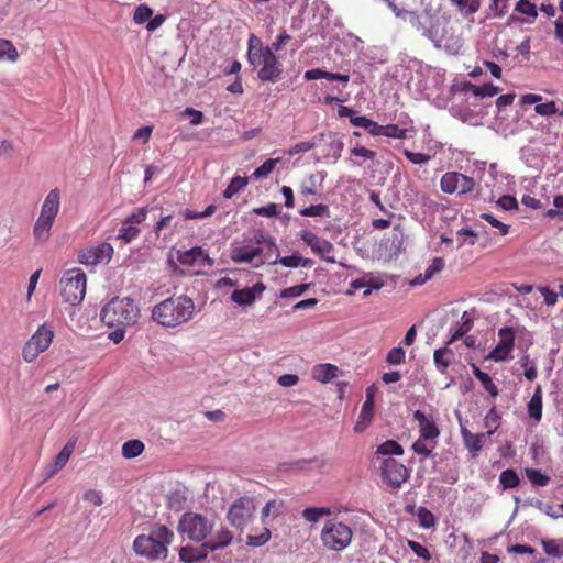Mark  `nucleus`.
Returning <instances> with one entry per match:
<instances>
[{
	"label": "nucleus",
	"instance_id": "obj_1",
	"mask_svg": "<svg viewBox=\"0 0 563 563\" xmlns=\"http://www.w3.org/2000/svg\"><path fill=\"white\" fill-rule=\"evenodd\" d=\"M195 303L186 295L169 297L152 309V318L165 328H176L192 318Z\"/></svg>",
	"mask_w": 563,
	"mask_h": 563
},
{
	"label": "nucleus",
	"instance_id": "obj_2",
	"mask_svg": "<svg viewBox=\"0 0 563 563\" xmlns=\"http://www.w3.org/2000/svg\"><path fill=\"white\" fill-rule=\"evenodd\" d=\"M174 540V532L166 526L158 525L154 526L150 533L140 534L133 541L134 551L147 559L165 560L168 553V545Z\"/></svg>",
	"mask_w": 563,
	"mask_h": 563
},
{
	"label": "nucleus",
	"instance_id": "obj_3",
	"mask_svg": "<svg viewBox=\"0 0 563 563\" xmlns=\"http://www.w3.org/2000/svg\"><path fill=\"white\" fill-rule=\"evenodd\" d=\"M140 317V310L129 297H114L107 302L100 312L101 321L108 328L114 325H133Z\"/></svg>",
	"mask_w": 563,
	"mask_h": 563
},
{
	"label": "nucleus",
	"instance_id": "obj_4",
	"mask_svg": "<svg viewBox=\"0 0 563 563\" xmlns=\"http://www.w3.org/2000/svg\"><path fill=\"white\" fill-rule=\"evenodd\" d=\"M60 191L57 188L52 189L44 199L41 207L40 217L33 227V235L36 242L44 243L51 236V229L55 218L59 212Z\"/></svg>",
	"mask_w": 563,
	"mask_h": 563
},
{
	"label": "nucleus",
	"instance_id": "obj_5",
	"mask_svg": "<svg viewBox=\"0 0 563 563\" xmlns=\"http://www.w3.org/2000/svg\"><path fill=\"white\" fill-rule=\"evenodd\" d=\"M256 242H266L267 251L264 258H260L255 264L254 268H260L265 264L276 265L280 264L284 267L297 268V267H312L314 262L311 258H306L299 254H291L288 256H280L279 249L276 243V239L272 235L258 234Z\"/></svg>",
	"mask_w": 563,
	"mask_h": 563
},
{
	"label": "nucleus",
	"instance_id": "obj_6",
	"mask_svg": "<svg viewBox=\"0 0 563 563\" xmlns=\"http://www.w3.org/2000/svg\"><path fill=\"white\" fill-rule=\"evenodd\" d=\"M258 234H264L262 231H255L252 236H244L241 243L234 242L231 246L230 257L238 264H254L264 258L267 251L266 242H256Z\"/></svg>",
	"mask_w": 563,
	"mask_h": 563
},
{
	"label": "nucleus",
	"instance_id": "obj_7",
	"mask_svg": "<svg viewBox=\"0 0 563 563\" xmlns=\"http://www.w3.org/2000/svg\"><path fill=\"white\" fill-rule=\"evenodd\" d=\"M214 521L198 512H185L178 522V531L188 539L200 542L212 531Z\"/></svg>",
	"mask_w": 563,
	"mask_h": 563
},
{
	"label": "nucleus",
	"instance_id": "obj_8",
	"mask_svg": "<svg viewBox=\"0 0 563 563\" xmlns=\"http://www.w3.org/2000/svg\"><path fill=\"white\" fill-rule=\"evenodd\" d=\"M352 536V529L347 525L329 520L322 529L321 540L327 549L339 552L351 543Z\"/></svg>",
	"mask_w": 563,
	"mask_h": 563
},
{
	"label": "nucleus",
	"instance_id": "obj_9",
	"mask_svg": "<svg viewBox=\"0 0 563 563\" xmlns=\"http://www.w3.org/2000/svg\"><path fill=\"white\" fill-rule=\"evenodd\" d=\"M53 338L54 331L52 327L46 324L40 325L22 349L23 360L27 363L35 361L41 353L49 347Z\"/></svg>",
	"mask_w": 563,
	"mask_h": 563
},
{
	"label": "nucleus",
	"instance_id": "obj_10",
	"mask_svg": "<svg viewBox=\"0 0 563 563\" xmlns=\"http://www.w3.org/2000/svg\"><path fill=\"white\" fill-rule=\"evenodd\" d=\"M86 294V274L80 269L68 272L66 277L62 279L63 299L76 306L80 303Z\"/></svg>",
	"mask_w": 563,
	"mask_h": 563
},
{
	"label": "nucleus",
	"instance_id": "obj_11",
	"mask_svg": "<svg viewBox=\"0 0 563 563\" xmlns=\"http://www.w3.org/2000/svg\"><path fill=\"white\" fill-rule=\"evenodd\" d=\"M255 512L254 500L251 497H240L233 501L227 514L230 525L242 529L253 518Z\"/></svg>",
	"mask_w": 563,
	"mask_h": 563
},
{
	"label": "nucleus",
	"instance_id": "obj_12",
	"mask_svg": "<svg viewBox=\"0 0 563 563\" xmlns=\"http://www.w3.org/2000/svg\"><path fill=\"white\" fill-rule=\"evenodd\" d=\"M440 188L445 194L462 196L474 190L475 181L464 174L448 172L440 179Z\"/></svg>",
	"mask_w": 563,
	"mask_h": 563
},
{
	"label": "nucleus",
	"instance_id": "obj_13",
	"mask_svg": "<svg viewBox=\"0 0 563 563\" xmlns=\"http://www.w3.org/2000/svg\"><path fill=\"white\" fill-rule=\"evenodd\" d=\"M380 471L385 482L394 488L400 487L409 477L406 466L393 457L382 461Z\"/></svg>",
	"mask_w": 563,
	"mask_h": 563
},
{
	"label": "nucleus",
	"instance_id": "obj_14",
	"mask_svg": "<svg viewBox=\"0 0 563 563\" xmlns=\"http://www.w3.org/2000/svg\"><path fill=\"white\" fill-rule=\"evenodd\" d=\"M113 247L110 243L102 242L97 246L86 249L79 253V262L85 265H98L108 263L112 258Z\"/></svg>",
	"mask_w": 563,
	"mask_h": 563
},
{
	"label": "nucleus",
	"instance_id": "obj_15",
	"mask_svg": "<svg viewBox=\"0 0 563 563\" xmlns=\"http://www.w3.org/2000/svg\"><path fill=\"white\" fill-rule=\"evenodd\" d=\"M499 342L495 349L487 355V358L495 362L507 360L515 343V333L511 328L504 327L498 331Z\"/></svg>",
	"mask_w": 563,
	"mask_h": 563
},
{
	"label": "nucleus",
	"instance_id": "obj_16",
	"mask_svg": "<svg viewBox=\"0 0 563 563\" xmlns=\"http://www.w3.org/2000/svg\"><path fill=\"white\" fill-rule=\"evenodd\" d=\"M408 23L426 38L438 42V26L431 15H420L417 12L412 14Z\"/></svg>",
	"mask_w": 563,
	"mask_h": 563
},
{
	"label": "nucleus",
	"instance_id": "obj_17",
	"mask_svg": "<svg viewBox=\"0 0 563 563\" xmlns=\"http://www.w3.org/2000/svg\"><path fill=\"white\" fill-rule=\"evenodd\" d=\"M300 239L310 246L311 251L322 256L323 260L330 263H334L333 257L325 256L333 251V244L328 240L321 239L311 231L302 230L300 232Z\"/></svg>",
	"mask_w": 563,
	"mask_h": 563
},
{
	"label": "nucleus",
	"instance_id": "obj_18",
	"mask_svg": "<svg viewBox=\"0 0 563 563\" xmlns=\"http://www.w3.org/2000/svg\"><path fill=\"white\" fill-rule=\"evenodd\" d=\"M261 69L257 71V77L262 81L276 82L282 75V65L276 55L272 51L266 52V57L261 60Z\"/></svg>",
	"mask_w": 563,
	"mask_h": 563
},
{
	"label": "nucleus",
	"instance_id": "obj_19",
	"mask_svg": "<svg viewBox=\"0 0 563 563\" xmlns=\"http://www.w3.org/2000/svg\"><path fill=\"white\" fill-rule=\"evenodd\" d=\"M265 285L263 283H256L252 287H245L243 289L234 290L231 294V300L239 306H252L255 300L262 295L265 290Z\"/></svg>",
	"mask_w": 563,
	"mask_h": 563
},
{
	"label": "nucleus",
	"instance_id": "obj_20",
	"mask_svg": "<svg viewBox=\"0 0 563 563\" xmlns=\"http://www.w3.org/2000/svg\"><path fill=\"white\" fill-rule=\"evenodd\" d=\"M383 282L373 274H366L361 278H356L350 283L347 294H354L356 290L364 289L363 298L368 297L373 290H378L383 287Z\"/></svg>",
	"mask_w": 563,
	"mask_h": 563
},
{
	"label": "nucleus",
	"instance_id": "obj_21",
	"mask_svg": "<svg viewBox=\"0 0 563 563\" xmlns=\"http://www.w3.org/2000/svg\"><path fill=\"white\" fill-rule=\"evenodd\" d=\"M413 419L418 422L420 437L422 439L430 440L431 442H435L438 437L440 435V430L434 421L426 416L421 410H416L413 412Z\"/></svg>",
	"mask_w": 563,
	"mask_h": 563
},
{
	"label": "nucleus",
	"instance_id": "obj_22",
	"mask_svg": "<svg viewBox=\"0 0 563 563\" xmlns=\"http://www.w3.org/2000/svg\"><path fill=\"white\" fill-rule=\"evenodd\" d=\"M272 51L269 46L264 47L260 37L251 34L247 41V60L253 66H260L261 60L266 57V52Z\"/></svg>",
	"mask_w": 563,
	"mask_h": 563
},
{
	"label": "nucleus",
	"instance_id": "obj_23",
	"mask_svg": "<svg viewBox=\"0 0 563 563\" xmlns=\"http://www.w3.org/2000/svg\"><path fill=\"white\" fill-rule=\"evenodd\" d=\"M178 261L184 265H211L212 260L201 247L195 246L179 253Z\"/></svg>",
	"mask_w": 563,
	"mask_h": 563
},
{
	"label": "nucleus",
	"instance_id": "obj_24",
	"mask_svg": "<svg viewBox=\"0 0 563 563\" xmlns=\"http://www.w3.org/2000/svg\"><path fill=\"white\" fill-rule=\"evenodd\" d=\"M210 549L206 547V542L199 547H181L179 550L180 561L185 563H199L202 562L209 553Z\"/></svg>",
	"mask_w": 563,
	"mask_h": 563
},
{
	"label": "nucleus",
	"instance_id": "obj_25",
	"mask_svg": "<svg viewBox=\"0 0 563 563\" xmlns=\"http://www.w3.org/2000/svg\"><path fill=\"white\" fill-rule=\"evenodd\" d=\"M493 433L494 430H488L486 433L474 434L465 428L461 429V434L464 444L468 449V451L473 453V455H475L478 451L482 450L485 439L492 435Z\"/></svg>",
	"mask_w": 563,
	"mask_h": 563
},
{
	"label": "nucleus",
	"instance_id": "obj_26",
	"mask_svg": "<svg viewBox=\"0 0 563 563\" xmlns=\"http://www.w3.org/2000/svg\"><path fill=\"white\" fill-rule=\"evenodd\" d=\"M528 415L536 422H540L542 418V388L537 385L534 393L528 402Z\"/></svg>",
	"mask_w": 563,
	"mask_h": 563
},
{
	"label": "nucleus",
	"instance_id": "obj_27",
	"mask_svg": "<svg viewBox=\"0 0 563 563\" xmlns=\"http://www.w3.org/2000/svg\"><path fill=\"white\" fill-rule=\"evenodd\" d=\"M232 539V532L225 528H221L212 538L206 541V547L209 548L210 551L223 549L231 544Z\"/></svg>",
	"mask_w": 563,
	"mask_h": 563
},
{
	"label": "nucleus",
	"instance_id": "obj_28",
	"mask_svg": "<svg viewBox=\"0 0 563 563\" xmlns=\"http://www.w3.org/2000/svg\"><path fill=\"white\" fill-rule=\"evenodd\" d=\"M340 369L332 364H319L312 371L313 378L321 383H328L339 376Z\"/></svg>",
	"mask_w": 563,
	"mask_h": 563
},
{
	"label": "nucleus",
	"instance_id": "obj_29",
	"mask_svg": "<svg viewBox=\"0 0 563 563\" xmlns=\"http://www.w3.org/2000/svg\"><path fill=\"white\" fill-rule=\"evenodd\" d=\"M472 372L474 376L481 382L484 389L492 396L497 397L499 390L497 386L493 383L490 376L483 372L476 364H471Z\"/></svg>",
	"mask_w": 563,
	"mask_h": 563
},
{
	"label": "nucleus",
	"instance_id": "obj_30",
	"mask_svg": "<svg viewBox=\"0 0 563 563\" xmlns=\"http://www.w3.org/2000/svg\"><path fill=\"white\" fill-rule=\"evenodd\" d=\"M283 509H284L283 500H277V499L268 500L266 503V505L263 507L262 512H261L262 521L264 523H267V519L269 517H272V518L278 517L279 515H282Z\"/></svg>",
	"mask_w": 563,
	"mask_h": 563
},
{
	"label": "nucleus",
	"instance_id": "obj_31",
	"mask_svg": "<svg viewBox=\"0 0 563 563\" xmlns=\"http://www.w3.org/2000/svg\"><path fill=\"white\" fill-rule=\"evenodd\" d=\"M409 132H413L411 122H409L408 124L402 123V125L387 124L385 125L384 136L393 139H406L408 137Z\"/></svg>",
	"mask_w": 563,
	"mask_h": 563
},
{
	"label": "nucleus",
	"instance_id": "obj_32",
	"mask_svg": "<svg viewBox=\"0 0 563 563\" xmlns=\"http://www.w3.org/2000/svg\"><path fill=\"white\" fill-rule=\"evenodd\" d=\"M328 150L325 153L327 157H332L335 162L341 157V153L344 147L343 141L338 137L335 134H330L328 136L327 143Z\"/></svg>",
	"mask_w": 563,
	"mask_h": 563
},
{
	"label": "nucleus",
	"instance_id": "obj_33",
	"mask_svg": "<svg viewBox=\"0 0 563 563\" xmlns=\"http://www.w3.org/2000/svg\"><path fill=\"white\" fill-rule=\"evenodd\" d=\"M377 455L391 457V455H402L404 449L402 446L395 440H387L380 445H378Z\"/></svg>",
	"mask_w": 563,
	"mask_h": 563
},
{
	"label": "nucleus",
	"instance_id": "obj_34",
	"mask_svg": "<svg viewBox=\"0 0 563 563\" xmlns=\"http://www.w3.org/2000/svg\"><path fill=\"white\" fill-rule=\"evenodd\" d=\"M450 1L464 15H471V14L476 13L482 5V0H450Z\"/></svg>",
	"mask_w": 563,
	"mask_h": 563
},
{
	"label": "nucleus",
	"instance_id": "obj_35",
	"mask_svg": "<svg viewBox=\"0 0 563 563\" xmlns=\"http://www.w3.org/2000/svg\"><path fill=\"white\" fill-rule=\"evenodd\" d=\"M144 444L140 440H129L122 445V455L125 459H134L144 451Z\"/></svg>",
	"mask_w": 563,
	"mask_h": 563
},
{
	"label": "nucleus",
	"instance_id": "obj_36",
	"mask_svg": "<svg viewBox=\"0 0 563 563\" xmlns=\"http://www.w3.org/2000/svg\"><path fill=\"white\" fill-rule=\"evenodd\" d=\"M328 507H308L302 511V518L311 523L318 522L323 516L330 515Z\"/></svg>",
	"mask_w": 563,
	"mask_h": 563
},
{
	"label": "nucleus",
	"instance_id": "obj_37",
	"mask_svg": "<svg viewBox=\"0 0 563 563\" xmlns=\"http://www.w3.org/2000/svg\"><path fill=\"white\" fill-rule=\"evenodd\" d=\"M510 0H490L487 16L500 19L506 15Z\"/></svg>",
	"mask_w": 563,
	"mask_h": 563
},
{
	"label": "nucleus",
	"instance_id": "obj_38",
	"mask_svg": "<svg viewBox=\"0 0 563 563\" xmlns=\"http://www.w3.org/2000/svg\"><path fill=\"white\" fill-rule=\"evenodd\" d=\"M246 185L247 178L241 176L233 177L228 187L224 189L223 197L225 199H231L234 195L243 190Z\"/></svg>",
	"mask_w": 563,
	"mask_h": 563
},
{
	"label": "nucleus",
	"instance_id": "obj_39",
	"mask_svg": "<svg viewBox=\"0 0 563 563\" xmlns=\"http://www.w3.org/2000/svg\"><path fill=\"white\" fill-rule=\"evenodd\" d=\"M499 483L504 489H511L519 485L520 478L515 470L508 468L500 473Z\"/></svg>",
	"mask_w": 563,
	"mask_h": 563
},
{
	"label": "nucleus",
	"instance_id": "obj_40",
	"mask_svg": "<svg viewBox=\"0 0 563 563\" xmlns=\"http://www.w3.org/2000/svg\"><path fill=\"white\" fill-rule=\"evenodd\" d=\"M140 232L141 231L136 225H132L126 223V221H123L118 231L117 238L123 240L125 243H130L139 236Z\"/></svg>",
	"mask_w": 563,
	"mask_h": 563
},
{
	"label": "nucleus",
	"instance_id": "obj_41",
	"mask_svg": "<svg viewBox=\"0 0 563 563\" xmlns=\"http://www.w3.org/2000/svg\"><path fill=\"white\" fill-rule=\"evenodd\" d=\"M525 473L532 485L543 487L547 486L550 482V477L538 468L527 467Z\"/></svg>",
	"mask_w": 563,
	"mask_h": 563
},
{
	"label": "nucleus",
	"instance_id": "obj_42",
	"mask_svg": "<svg viewBox=\"0 0 563 563\" xmlns=\"http://www.w3.org/2000/svg\"><path fill=\"white\" fill-rule=\"evenodd\" d=\"M280 158H268L258 166L252 174L253 178L260 180L266 178L275 168Z\"/></svg>",
	"mask_w": 563,
	"mask_h": 563
},
{
	"label": "nucleus",
	"instance_id": "obj_43",
	"mask_svg": "<svg viewBox=\"0 0 563 563\" xmlns=\"http://www.w3.org/2000/svg\"><path fill=\"white\" fill-rule=\"evenodd\" d=\"M299 213L303 217H330V209L327 205L319 203L302 208Z\"/></svg>",
	"mask_w": 563,
	"mask_h": 563
},
{
	"label": "nucleus",
	"instance_id": "obj_44",
	"mask_svg": "<svg viewBox=\"0 0 563 563\" xmlns=\"http://www.w3.org/2000/svg\"><path fill=\"white\" fill-rule=\"evenodd\" d=\"M542 547L544 552L548 555L554 556V558H562L563 556V541L562 540H543Z\"/></svg>",
	"mask_w": 563,
	"mask_h": 563
},
{
	"label": "nucleus",
	"instance_id": "obj_45",
	"mask_svg": "<svg viewBox=\"0 0 563 563\" xmlns=\"http://www.w3.org/2000/svg\"><path fill=\"white\" fill-rule=\"evenodd\" d=\"M75 449V444L71 442H68L65 444V446L60 450V452L55 457V461L53 462L57 468H63L66 463L68 462L69 457L71 456Z\"/></svg>",
	"mask_w": 563,
	"mask_h": 563
},
{
	"label": "nucleus",
	"instance_id": "obj_46",
	"mask_svg": "<svg viewBox=\"0 0 563 563\" xmlns=\"http://www.w3.org/2000/svg\"><path fill=\"white\" fill-rule=\"evenodd\" d=\"M3 58L12 62L16 60L18 51L10 41L0 38V59Z\"/></svg>",
	"mask_w": 563,
	"mask_h": 563
},
{
	"label": "nucleus",
	"instance_id": "obj_47",
	"mask_svg": "<svg viewBox=\"0 0 563 563\" xmlns=\"http://www.w3.org/2000/svg\"><path fill=\"white\" fill-rule=\"evenodd\" d=\"M448 354L453 355L452 351L448 347L437 349L433 353L434 363L441 371H444L451 363V360L445 357Z\"/></svg>",
	"mask_w": 563,
	"mask_h": 563
},
{
	"label": "nucleus",
	"instance_id": "obj_48",
	"mask_svg": "<svg viewBox=\"0 0 563 563\" xmlns=\"http://www.w3.org/2000/svg\"><path fill=\"white\" fill-rule=\"evenodd\" d=\"M153 15V10L145 3L136 7L133 14V22L135 24H143L148 21Z\"/></svg>",
	"mask_w": 563,
	"mask_h": 563
},
{
	"label": "nucleus",
	"instance_id": "obj_49",
	"mask_svg": "<svg viewBox=\"0 0 563 563\" xmlns=\"http://www.w3.org/2000/svg\"><path fill=\"white\" fill-rule=\"evenodd\" d=\"M271 539V530L264 528L260 534H249L246 538V544L250 547L264 545Z\"/></svg>",
	"mask_w": 563,
	"mask_h": 563
},
{
	"label": "nucleus",
	"instance_id": "obj_50",
	"mask_svg": "<svg viewBox=\"0 0 563 563\" xmlns=\"http://www.w3.org/2000/svg\"><path fill=\"white\" fill-rule=\"evenodd\" d=\"M427 439L419 438L417 441H415L411 445L412 451L418 454L422 455L423 457H429L432 455V449L435 446V442H432L431 448L427 444Z\"/></svg>",
	"mask_w": 563,
	"mask_h": 563
},
{
	"label": "nucleus",
	"instance_id": "obj_51",
	"mask_svg": "<svg viewBox=\"0 0 563 563\" xmlns=\"http://www.w3.org/2000/svg\"><path fill=\"white\" fill-rule=\"evenodd\" d=\"M515 11L536 19L538 16V10L536 4L529 0H519L515 5Z\"/></svg>",
	"mask_w": 563,
	"mask_h": 563
},
{
	"label": "nucleus",
	"instance_id": "obj_52",
	"mask_svg": "<svg viewBox=\"0 0 563 563\" xmlns=\"http://www.w3.org/2000/svg\"><path fill=\"white\" fill-rule=\"evenodd\" d=\"M311 284H301L292 287H288L283 289L279 292L280 298H296L305 294L309 288Z\"/></svg>",
	"mask_w": 563,
	"mask_h": 563
},
{
	"label": "nucleus",
	"instance_id": "obj_53",
	"mask_svg": "<svg viewBox=\"0 0 563 563\" xmlns=\"http://www.w3.org/2000/svg\"><path fill=\"white\" fill-rule=\"evenodd\" d=\"M463 323L460 328L452 334L449 343L454 342L455 340L462 338L465 333H467L473 327V320L467 316V312H464L462 316Z\"/></svg>",
	"mask_w": 563,
	"mask_h": 563
},
{
	"label": "nucleus",
	"instance_id": "obj_54",
	"mask_svg": "<svg viewBox=\"0 0 563 563\" xmlns=\"http://www.w3.org/2000/svg\"><path fill=\"white\" fill-rule=\"evenodd\" d=\"M405 350L401 346L393 347L386 356V362L391 365H400L405 362Z\"/></svg>",
	"mask_w": 563,
	"mask_h": 563
},
{
	"label": "nucleus",
	"instance_id": "obj_55",
	"mask_svg": "<svg viewBox=\"0 0 563 563\" xmlns=\"http://www.w3.org/2000/svg\"><path fill=\"white\" fill-rule=\"evenodd\" d=\"M534 111H536V113L543 115V117H549V115H553L556 113L559 114V109L554 101L538 103L534 107Z\"/></svg>",
	"mask_w": 563,
	"mask_h": 563
},
{
	"label": "nucleus",
	"instance_id": "obj_56",
	"mask_svg": "<svg viewBox=\"0 0 563 563\" xmlns=\"http://www.w3.org/2000/svg\"><path fill=\"white\" fill-rule=\"evenodd\" d=\"M253 212L256 216L273 218L279 214V208L276 203L271 202L266 206L254 208Z\"/></svg>",
	"mask_w": 563,
	"mask_h": 563
},
{
	"label": "nucleus",
	"instance_id": "obj_57",
	"mask_svg": "<svg viewBox=\"0 0 563 563\" xmlns=\"http://www.w3.org/2000/svg\"><path fill=\"white\" fill-rule=\"evenodd\" d=\"M316 139L317 137H314L311 141H303V142H299V143L295 144L294 146H291L288 150V154L294 156V155H297V154H300V153L309 152L310 150H312L317 145Z\"/></svg>",
	"mask_w": 563,
	"mask_h": 563
},
{
	"label": "nucleus",
	"instance_id": "obj_58",
	"mask_svg": "<svg viewBox=\"0 0 563 563\" xmlns=\"http://www.w3.org/2000/svg\"><path fill=\"white\" fill-rule=\"evenodd\" d=\"M148 213L147 207H142L132 212L124 221L132 225L140 224L146 220Z\"/></svg>",
	"mask_w": 563,
	"mask_h": 563
},
{
	"label": "nucleus",
	"instance_id": "obj_59",
	"mask_svg": "<svg viewBox=\"0 0 563 563\" xmlns=\"http://www.w3.org/2000/svg\"><path fill=\"white\" fill-rule=\"evenodd\" d=\"M481 218L490 223L494 228L498 229L501 235L509 232V225L496 219L492 213H482Z\"/></svg>",
	"mask_w": 563,
	"mask_h": 563
},
{
	"label": "nucleus",
	"instance_id": "obj_60",
	"mask_svg": "<svg viewBox=\"0 0 563 563\" xmlns=\"http://www.w3.org/2000/svg\"><path fill=\"white\" fill-rule=\"evenodd\" d=\"M417 516L423 528H430L434 525V517L426 507H419Z\"/></svg>",
	"mask_w": 563,
	"mask_h": 563
},
{
	"label": "nucleus",
	"instance_id": "obj_61",
	"mask_svg": "<svg viewBox=\"0 0 563 563\" xmlns=\"http://www.w3.org/2000/svg\"><path fill=\"white\" fill-rule=\"evenodd\" d=\"M500 91V89L497 86H494L493 84H485L483 86H477L475 89V97H494Z\"/></svg>",
	"mask_w": 563,
	"mask_h": 563
},
{
	"label": "nucleus",
	"instance_id": "obj_62",
	"mask_svg": "<svg viewBox=\"0 0 563 563\" xmlns=\"http://www.w3.org/2000/svg\"><path fill=\"white\" fill-rule=\"evenodd\" d=\"M408 547L417 556H419L426 561H429L431 559V554H430L429 550L426 547H423L422 544H420L419 542L409 540Z\"/></svg>",
	"mask_w": 563,
	"mask_h": 563
},
{
	"label": "nucleus",
	"instance_id": "obj_63",
	"mask_svg": "<svg viewBox=\"0 0 563 563\" xmlns=\"http://www.w3.org/2000/svg\"><path fill=\"white\" fill-rule=\"evenodd\" d=\"M497 206L503 210L511 211L518 208V202L515 197L510 195H504L497 200Z\"/></svg>",
	"mask_w": 563,
	"mask_h": 563
},
{
	"label": "nucleus",
	"instance_id": "obj_64",
	"mask_svg": "<svg viewBox=\"0 0 563 563\" xmlns=\"http://www.w3.org/2000/svg\"><path fill=\"white\" fill-rule=\"evenodd\" d=\"M444 268V261L441 257H434L431 264L424 271L427 278H432L434 274L441 272Z\"/></svg>",
	"mask_w": 563,
	"mask_h": 563
}]
</instances>
